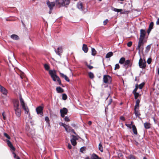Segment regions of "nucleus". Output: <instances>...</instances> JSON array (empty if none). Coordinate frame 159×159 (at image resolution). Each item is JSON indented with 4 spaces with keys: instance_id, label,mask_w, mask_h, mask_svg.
<instances>
[{
    "instance_id": "nucleus-1",
    "label": "nucleus",
    "mask_w": 159,
    "mask_h": 159,
    "mask_svg": "<svg viewBox=\"0 0 159 159\" xmlns=\"http://www.w3.org/2000/svg\"><path fill=\"white\" fill-rule=\"evenodd\" d=\"M20 103L21 104V105L22 107L23 110L25 111V114H27L29 115V117H30V113H29V109L28 107L26 106H25V103L24 101L22 98L21 96V95H20Z\"/></svg>"
},
{
    "instance_id": "nucleus-2",
    "label": "nucleus",
    "mask_w": 159,
    "mask_h": 159,
    "mask_svg": "<svg viewBox=\"0 0 159 159\" xmlns=\"http://www.w3.org/2000/svg\"><path fill=\"white\" fill-rule=\"evenodd\" d=\"M56 6L60 7L61 6H66L69 4V0H56Z\"/></svg>"
},
{
    "instance_id": "nucleus-3",
    "label": "nucleus",
    "mask_w": 159,
    "mask_h": 159,
    "mask_svg": "<svg viewBox=\"0 0 159 159\" xmlns=\"http://www.w3.org/2000/svg\"><path fill=\"white\" fill-rule=\"evenodd\" d=\"M143 39H139L138 45L136 48V49L138 50V52L139 53H140V49L143 50Z\"/></svg>"
},
{
    "instance_id": "nucleus-4",
    "label": "nucleus",
    "mask_w": 159,
    "mask_h": 159,
    "mask_svg": "<svg viewBox=\"0 0 159 159\" xmlns=\"http://www.w3.org/2000/svg\"><path fill=\"white\" fill-rule=\"evenodd\" d=\"M139 64L140 68L142 69H144L145 68L146 65L145 60H143L141 58H140L139 61Z\"/></svg>"
},
{
    "instance_id": "nucleus-5",
    "label": "nucleus",
    "mask_w": 159,
    "mask_h": 159,
    "mask_svg": "<svg viewBox=\"0 0 159 159\" xmlns=\"http://www.w3.org/2000/svg\"><path fill=\"white\" fill-rule=\"evenodd\" d=\"M47 4L49 9L52 10L53 7L55 5L56 6V0L54 2H50L49 1H48L47 2Z\"/></svg>"
},
{
    "instance_id": "nucleus-6",
    "label": "nucleus",
    "mask_w": 159,
    "mask_h": 159,
    "mask_svg": "<svg viewBox=\"0 0 159 159\" xmlns=\"http://www.w3.org/2000/svg\"><path fill=\"white\" fill-rule=\"evenodd\" d=\"M67 112L68 110L66 108L63 107L60 110L61 116L62 118L64 117L65 115H66Z\"/></svg>"
},
{
    "instance_id": "nucleus-7",
    "label": "nucleus",
    "mask_w": 159,
    "mask_h": 159,
    "mask_svg": "<svg viewBox=\"0 0 159 159\" xmlns=\"http://www.w3.org/2000/svg\"><path fill=\"white\" fill-rule=\"evenodd\" d=\"M111 77L109 75H105L103 76V81L105 83H110L111 81Z\"/></svg>"
},
{
    "instance_id": "nucleus-8",
    "label": "nucleus",
    "mask_w": 159,
    "mask_h": 159,
    "mask_svg": "<svg viewBox=\"0 0 159 159\" xmlns=\"http://www.w3.org/2000/svg\"><path fill=\"white\" fill-rule=\"evenodd\" d=\"M43 108L41 106H39L36 109L37 114H40L41 116H43V113L42 112Z\"/></svg>"
},
{
    "instance_id": "nucleus-9",
    "label": "nucleus",
    "mask_w": 159,
    "mask_h": 159,
    "mask_svg": "<svg viewBox=\"0 0 159 159\" xmlns=\"http://www.w3.org/2000/svg\"><path fill=\"white\" fill-rule=\"evenodd\" d=\"M49 73L52 78L55 77H56V79H57L58 77L56 74V71L54 70H49Z\"/></svg>"
},
{
    "instance_id": "nucleus-10",
    "label": "nucleus",
    "mask_w": 159,
    "mask_h": 159,
    "mask_svg": "<svg viewBox=\"0 0 159 159\" xmlns=\"http://www.w3.org/2000/svg\"><path fill=\"white\" fill-rule=\"evenodd\" d=\"M0 91L5 95H6L7 93V90L4 87L0 85Z\"/></svg>"
},
{
    "instance_id": "nucleus-11",
    "label": "nucleus",
    "mask_w": 159,
    "mask_h": 159,
    "mask_svg": "<svg viewBox=\"0 0 159 159\" xmlns=\"http://www.w3.org/2000/svg\"><path fill=\"white\" fill-rule=\"evenodd\" d=\"M55 51L57 54L60 56L61 53L62 52V48L61 46L58 47L56 50L55 49Z\"/></svg>"
},
{
    "instance_id": "nucleus-12",
    "label": "nucleus",
    "mask_w": 159,
    "mask_h": 159,
    "mask_svg": "<svg viewBox=\"0 0 159 159\" xmlns=\"http://www.w3.org/2000/svg\"><path fill=\"white\" fill-rule=\"evenodd\" d=\"M146 34L145 31L143 29L140 30V33L139 39H144Z\"/></svg>"
},
{
    "instance_id": "nucleus-13",
    "label": "nucleus",
    "mask_w": 159,
    "mask_h": 159,
    "mask_svg": "<svg viewBox=\"0 0 159 159\" xmlns=\"http://www.w3.org/2000/svg\"><path fill=\"white\" fill-rule=\"evenodd\" d=\"M14 109L20 108L19 102L17 100H15L13 102Z\"/></svg>"
},
{
    "instance_id": "nucleus-14",
    "label": "nucleus",
    "mask_w": 159,
    "mask_h": 159,
    "mask_svg": "<svg viewBox=\"0 0 159 159\" xmlns=\"http://www.w3.org/2000/svg\"><path fill=\"white\" fill-rule=\"evenodd\" d=\"M6 141L7 143L8 146L10 147L11 149L13 151H15V148L13 146L11 142L9 140H6Z\"/></svg>"
},
{
    "instance_id": "nucleus-15",
    "label": "nucleus",
    "mask_w": 159,
    "mask_h": 159,
    "mask_svg": "<svg viewBox=\"0 0 159 159\" xmlns=\"http://www.w3.org/2000/svg\"><path fill=\"white\" fill-rule=\"evenodd\" d=\"M130 60H128L125 61L124 63V67L126 69L129 66L130 64Z\"/></svg>"
},
{
    "instance_id": "nucleus-16",
    "label": "nucleus",
    "mask_w": 159,
    "mask_h": 159,
    "mask_svg": "<svg viewBox=\"0 0 159 159\" xmlns=\"http://www.w3.org/2000/svg\"><path fill=\"white\" fill-rule=\"evenodd\" d=\"M134 114L135 115L136 117H138L139 118L140 117L139 116L140 115V114L139 111V108H134Z\"/></svg>"
},
{
    "instance_id": "nucleus-17",
    "label": "nucleus",
    "mask_w": 159,
    "mask_h": 159,
    "mask_svg": "<svg viewBox=\"0 0 159 159\" xmlns=\"http://www.w3.org/2000/svg\"><path fill=\"white\" fill-rule=\"evenodd\" d=\"M14 110L16 116L18 117H20L21 115V110L20 108L15 109Z\"/></svg>"
},
{
    "instance_id": "nucleus-18",
    "label": "nucleus",
    "mask_w": 159,
    "mask_h": 159,
    "mask_svg": "<svg viewBox=\"0 0 159 159\" xmlns=\"http://www.w3.org/2000/svg\"><path fill=\"white\" fill-rule=\"evenodd\" d=\"M82 49L84 52H87L88 50L87 45L85 44H84L83 45Z\"/></svg>"
},
{
    "instance_id": "nucleus-19",
    "label": "nucleus",
    "mask_w": 159,
    "mask_h": 159,
    "mask_svg": "<svg viewBox=\"0 0 159 159\" xmlns=\"http://www.w3.org/2000/svg\"><path fill=\"white\" fill-rule=\"evenodd\" d=\"M56 90L58 93H62L64 92V90L60 87H57Z\"/></svg>"
},
{
    "instance_id": "nucleus-20",
    "label": "nucleus",
    "mask_w": 159,
    "mask_h": 159,
    "mask_svg": "<svg viewBox=\"0 0 159 159\" xmlns=\"http://www.w3.org/2000/svg\"><path fill=\"white\" fill-rule=\"evenodd\" d=\"M91 159H100L98 156L95 153L93 154L91 157Z\"/></svg>"
},
{
    "instance_id": "nucleus-21",
    "label": "nucleus",
    "mask_w": 159,
    "mask_h": 159,
    "mask_svg": "<svg viewBox=\"0 0 159 159\" xmlns=\"http://www.w3.org/2000/svg\"><path fill=\"white\" fill-rule=\"evenodd\" d=\"M78 8L81 10H82L83 9V7L82 4L81 2H79L77 4Z\"/></svg>"
},
{
    "instance_id": "nucleus-22",
    "label": "nucleus",
    "mask_w": 159,
    "mask_h": 159,
    "mask_svg": "<svg viewBox=\"0 0 159 159\" xmlns=\"http://www.w3.org/2000/svg\"><path fill=\"white\" fill-rule=\"evenodd\" d=\"M66 131L67 132H70L71 131L72 128L68 125H66L65 128Z\"/></svg>"
},
{
    "instance_id": "nucleus-23",
    "label": "nucleus",
    "mask_w": 159,
    "mask_h": 159,
    "mask_svg": "<svg viewBox=\"0 0 159 159\" xmlns=\"http://www.w3.org/2000/svg\"><path fill=\"white\" fill-rule=\"evenodd\" d=\"M144 128L146 129H149L150 128V124L149 123L145 122L144 124Z\"/></svg>"
},
{
    "instance_id": "nucleus-24",
    "label": "nucleus",
    "mask_w": 159,
    "mask_h": 159,
    "mask_svg": "<svg viewBox=\"0 0 159 159\" xmlns=\"http://www.w3.org/2000/svg\"><path fill=\"white\" fill-rule=\"evenodd\" d=\"M113 55V53L110 52L107 53L105 57L106 58H109L112 57Z\"/></svg>"
},
{
    "instance_id": "nucleus-25",
    "label": "nucleus",
    "mask_w": 159,
    "mask_h": 159,
    "mask_svg": "<svg viewBox=\"0 0 159 159\" xmlns=\"http://www.w3.org/2000/svg\"><path fill=\"white\" fill-rule=\"evenodd\" d=\"M11 39L17 40L19 39V37L16 34H12L11 36Z\"/></svg>"
},
{
    "instance_id": "nucleus-26",
    "label": "nucleus",
    "mask_w": 159,
    "mask_h": 159,
    "mask_svg": "<svg viewBox=\"0 0 159 159\" xmlns=\"http://www.w3.org/2000/svg\"><path fill=\"white\" fill-rule=\"evenodd\" d=\"M140 101L139 99H137L136 102V104L134 107V108H139V104Z\"/></svg>"
},
{
    "instance_id": "nucleus-27",
    "label": "nucleus",
    "mask_w": 159,
    "mask_h": 159,
    "mask_svg": "<svg viewBox=\"0 0 159 159\" xmlns=\"http://www.w3.org/2000/svg\"><path fill=\"white\" fill-rule=\"evenodd\" d=\"M132 127L134 134H137V132L136 126L134 125H132Z\"/></svg>"
},
{
    "instance_id": "nucleus-28",
    "label": "nucleus",
    "mask_w": 159,
    "mask_h": 159,
    "mask_svg": "<svg viewBox=\"0 0 159 159\" xmlns=\"http://www.w3.org/2000/svg\"><path fill=\"white\" fill-rule=\"evenodd\" d=\"M125 61V59L124 57H121L119 61V63L120 64H123L124 63Z\"/></svg>"
},
{
    "instance_id": "nucleus-29",
    "label": "nucleus",
    "mask_w": 159,
    "mask_h": 159,
    "mask_svg": "<svg viewBox=\"0 0 159 159\" xmlns=\"http://www.w3.org/2000/svg\"><path fill=\"white\" fill-rule=\"evenodd\" d=\"M92 55L93 56H95L96 54V51L94 48H91Z\"/></svg>"
},
{
    "instance_id": "nucleus-30",
    "label": "nucleus",
    "mask_w": 159,
    "mask_h": 159,
    "mask_svg": "<svg viewBox=\"0 0 159 159\" xmlns=\"http://www.w3.org/2000/svg\"><path fill=\"white\" fill-rule=\"evenodd\" d=\"M71 143L74 146H75L77 143L76 141L74 139H71L70 140Z\"/></svg>"
},
{
    "instance_id": "nucleus-31",
    "label": "nucleus",
    "mask_w": 159,
    "mask_h": 159,
    "mask_svg": "<svg viewBox=\"0 0 159 159\" xmlns=\"http://www.w3.org/2000/svg\"><path fill=\"white\" fill-rule=\"evenodd\" d=\"M133 93L134 96V98L135 99H137L139 96H140V94H139V93L137 92H135L134 93Z\"/></svg>"
},
{
    "instance_id": "nucleus-32",
    "label": "nucleus",
    "mask_w": 159,
    "mask_h": 159,
    "mask_svg": "<svg viewBox=\"0 0 159 159\" xmlns=\"http://www.w3.org/2000/svg\"><path fill=\"white\" fill-rule=\"evenodd\" d=\"M98 148L99 150L101 152H102L103 151V147L101 144L100 143L98 145Z\"/></svg>"
},
{
    "instance_id": "nucleus-33",
    "label": "nucleus",
    "mask_w": 159,
    "mask_h": 159,
    "mask_svg": "<svg viewBox=\"0 0 159 159\" xmlns=\"http://www.w3.org/2000/svg\"><path fill=\"white\" fill-rule=\"evenodd\" d=\"M145 83L144 82H143L141 83V84H140L139 85V89H142L143 86L144 85Z\"/></svg>"
},
{
    "instance_id": "nucleus-34",
    "label": "nucleus",
    "mask_w": 159,
    "mask_h": 159,
    "mask_svg": "<svg viewBox=\"0 0 159 159\" xmlns=\"http://www.w3.org/2000/svg\"><path fill=\"white\" fill-rule=\"evenodd\" d=\"M89 77L91 79H93L94 77L93 74L91 72H90L89 73Z\"/></svg>"
},
{
    "instance_id": "nucleus-35",
    "label": "nucleus",
    "mask_w": 159,
    "mask_h": 159,
    "mask_svg": "<svg viewBox=\"0 0 159 159\" xmlns=\"http://www.w3.org/2000/svg\"><path fill=\"white\" fill-rule=\"evenodd\" d=\"M44 67L45 70H48L50 68L48 64H46L44 65Z\"/></svg>"
},
{
    "instance_id": "nucleus-36",
    "label": "nucleus",
    "mask_w": 159,
    "mask_h": 159,
    "mask_svg": "<svg viewBox=\"0 0 159 159\" xmlns=\"http://www.w3.org/2000/svg\"><path fill=\"white\" fill-rule=\"evenodd\" d=\"M62 98L63 100H66L67 98V96L64 93L62 94Z\"/></svg>"
},
{
    "instance_id": "nucleus-37",
    "label": "nucleus",
    "mask_w": 159,
    "mask_h": 159,
    "mask_svg": "<svg viewBox=\"0 0 159 159\" xmlns=\"http://www.w3.org/2000/svg\"><path fill=\"white\" fill-rule=\"evenodd\" d=\"M72 137H73L72 139H74L76 141V140H78L79 139V138H80V137L79 136L77 135L76 136L72 135Z\"/></svg>"
},
{
    "instance_id": "nucleus-38",
    "label": "nucleus",
    "mask_w": 159,
    "mask_h": 159,
    "mask_svg": "<svg viewBox=\"0 0 159 159\" xmlns=\"http://www.w3.org/2000/svg\"><path fill=\"white\" fill-rule=\"evenodd\" d=\"M56 79H57V81L58 83L60 85H62V84H61V80L60 79V78H59V77H58Z\"/></svg>"
},
{
    "instance_id": "nucleus-39",
    "label": "nucleus",
    "mask_w": 159,
    "mask_h": 159,
    "mask_svg": "<svg viewBox=\"0 0 159 159\" xmlns=\"http://www.w3.org/2000/svg\"><path fill=\"white\" fill-rule=\"evenodd\" d=\"M4 136L6 137L7 139H10V136L6 133H4Z\"/></svg>"
},
{
    "instance_id": "nucleus-40",
    "label": "nucleus",
    "mask_w": 159,
    "mask_h": 159,
    "mask_svg": "<svg viewBox=\"0 0 159 159\" xmlns=\"http://www.w3.org/2000/svg\"><path fill=\"white\" fill-rule=\"evenodd\" d=\"M138 84H136L135 85V88L133 91V93L136 92V91L138 89Z\"/></svg>"
},
{
    "instance_id": "nucleus-41",
    "label": "nucleus",
    "mask_w": 159,
    "mask_h": 159,
    "mask_svg": "<svg viewBox=\"0 0 159 159\" xmlns=\"http://www.w3.org/2000/svg\"><path fill=\"white\" fill-rule=\"evenodd\" d=\"M129 159H136L134 156L132 155H130L128 157Z\"/></svg>"
},
{
    "instance_id": "nucleus-42",
    "label": "nucleus",
    "mask_w": 159,
    "mask_h": 159,
    "mask_svg": "<svg viewBox=\"0 0 159 159\" xmlns=\"http://www.w3.org/2000/svg\"><path fill=\"white\" fill-rule=\"evenodd\" d=\"M153 25V23L152 22H151L149 25V29H150V30L152 29Z\"/></svg>"
},
{
    "instance_id": "nucleus-43",
    "label": "nucleus",
    "mask_w": 159,
    "mask_h": 159,
    "mask_svg": "<svg viewBox=\"0 0 159 159\" xmlns=\"http://www.w3.org/2000/svg\"><path fill=\"white\" fill-rule=\"evenodd\" d=\"M113 11L115 12H119L122 11V9H119L114 8L113 9Z\"/></svg>"
},
{
    "instance_id": "nucleus-44",
    "label": "nucleus",
    "mask_w": 159,
    "mask_h": 159,
    "mask_svg": "<svg viewBox=\"0 0 159 159\" xmlns=\"http://www.w3.org/2000/svg\"><path fill=\"white\" fill-rule=\"evenodd\" d=\"M151 59L150 58H149L147 60V62L148 64H150L151 63Z\"/></svg>"
},
{
    "instance_id": "nucleus-45",
    "label": "nucleus",
    "mask_w": 159,
    "mask_h": 159,
    "mask_svg": "<svg viewBox=\"0 0 159 159\" xmlns=\"http://www.w3.org/2000/svg\"><path fill=\"white\" fill-rule=\"evenodd\" d=\"M120 68V66L118 64H117L115 65V70H116V69H119Z\"/></svg>"
},
{
    "instance_id": "nucleus-46",
    "label": "nucleus",
    "mask_w": 159,
    "mask_h": 159,
    "mask_svg": "<svg viewBox=\"0 0 159 159\" xmlns=\"http://www.w3.org/2000/svg\"><path fill=\"white\" fill-rule=\"evenodd\" d=\"M85 148L84 147H82L80 148V152H83V151H85Z\"/></svg>"
},
{
    "instance_id": "nucleus-47",
    "label": "nucleus",
    "mask_w": 159,
    "mask_h": 159,
    "mask_svg": "<svg viewBox=\"0 0 159 159\" xmlns=\"http://www.w3.org/2000/svg\"><path fill=\"white\" fill-rule=\"evenodd\" d=\"M64 120L66 121H70V119L68 116H66L64 118Z\"/></svg>"
},
{
    "instance_id": "nucleus-48",
    "label": "nucleus",
    "mask_w": 159,
    "mask_h": 159,
    "mask_svg": "<svg viewBox=\"0 0 159 159\" xmlns=\"http://www.w3.org/2000/svg\"><path fill=\"white\" fill-rule=\"evenodd\" d=\"M112 101V99L111 98L109 100V101L108 102V105H110L111 104Z\"/></svg>"
},
{
    "instance_id": "nucleus-49",
    "label": "nucleus",
    "mask_w": 159,
    "mask_h": 159,
    "mask_svg": "<svg viewBox=\"0 0 159 159\" xmlns=\"http://www.w3.org/2000/svg\"><path fill=\"white\" fill-rule=\"evenodd\" d=\"M60 75L61 76V77H62V78H64L66 76V75H65L63 73H60Z\"/></svg>"
},
{
    "instance_id": "nucleus-50",
    "label": "nucleus",
    "mask_w": 159,
    "mask_h": 159,
    "mask_svg": "<svg viewBox=\"0 0 159 159\" xmlns=\"http://www.w3.org/2000/svg\"><path fill=\"white\" fill-rule=\"evenodd\" d=\"M45 120L47 122H48L49 121V118L48 116H46L45 117Z\"/></svg>"
},
{
    "instance_id": "nucleus-51",
    "label": "nucleus",
    "mask_w": 159,
    "mask_h": 159,
    "mask_svg": "<svg viewBox=\"0 0 159 159\" xmlns=\"http://www.w3.org/2000/svg\"><path fill=\"white\" fill-rule=\"evenodd\" d=\"M2 115L3 116V120H6V116L4 112H2Z\"/></svg>"
},
{
    "instance_id": "nucleus-52",
    "label": "nucleus",
    "mask_w": 159,
    "mask_h": 159,
    "mask_svg": "<svg viewBox=\"0 0 159 159\" xmlns=\"http://www.w3.org/2000/svg\"><path fill=\"white\" fill-rule=\"evenodd\" d=\"M132 42L131 41L130 42H129L128 43H127V46L128 47H130V46H131L132 45Z\"/></svg>"
},
{
    "instance_id": "nucleus-53",
    "label": "nucleus",
    "mask_w": 159,
    "mask_h": 159,
    "mask_svg": "<svg viewBox=\"0 0 159 159\" xmlns=\"http://www.w3.org/2000/svg\"><path fill=\"white\" fill-rule=\"evenodd\" d=\"M108 22V19H106L105 20L103 21V24L104 25H106L107 22Z\"/></svg>"
},
{
    "instance_id": "nucleus-54",
    "label": "nucleus",
    "mask_w": 159,
    "mask_h": 159,
    "mask_svg": "<svg viewBox=\"0 0 159 159\" xmlns=\"http://www.w3.org/2000/svg\"><path fill=\"white\" fill-rule=\"evenodd\" d=\"M60 125H61V126H63L64 128L65 127V126L66 125L65 124L63 123H60Z\"/></svg>"
},
{
    "instance_id": "nucleus-55",
    "label": "nucleus",
    "mask_w": 159,
    "mask_h": 159,
    "mask_svg": "<svg viewBox=\"0 0 159 159\" xmlns=\"http://www.w3.org/2000/svg\"><path fill=\"white\" fill-rule=\"evenodd\" d=\"M65 79L67 82H69L70 80L68 78L66 75L65 78H64Z\"/></svg>"
},
{
    "instance_id": "nucleus-56",
    "label": "nucleus",
    "mask_w": 159,
    "mask_h": 159,
    "mask_svg": "<svg viewBox=\"0 0 159 159\" xmlns=\"http://www.w3.org/2000/svg\"><path fill=\"white\" fill-rule=\"evenodd\" d=\"M120 119L123 121H124L125 120V118L123 116H121L120 117Z\"/></svg>"
},
{
    "instance_id": "nucleus-57",
    "label": "nucleus",
    "mask_w": 159,
    "mask_h": 159,
    "mask_svg": "<svg viewBox=\"0 0 159 159\" xmlns=\"http://www.w3.org/2000/svg\"><path fill=\"white\" fill-rule=\"evenodd\" d=\"M150 48H151V45H148L146 47V49L148 50H149Z\"/></svg>"
},
{
    "instance_id": "nucleus-58",
    "label": "nucleus",
    "mask_w": 159,
    "mask_h": 159,
    "mask_svg": "<svg viewBox=\"0 0 159 159\" xmlns=\"http://www.w3.org/2000/svg\"><path fill=\"white\" fill-rule=\"evenodd\" d=\"M87 67L90 69H92L93 67V66H91L90 65H87Z\"/></svg>"
},
{
    "instance_id": "nucleus-59",
    "label": "nucleus",
    "mask_w": 159,
    "mask_h": 159,
    "mask_svg": "<svg viewBox=\"0 0 159 159\" xmlns=\"http://www.w3.org/2000/svg\"><path fill=\"white\" fill-rule=\"evenodd\" d=\"M68 147L69 149H71L72 148V146L70 143L68 144Z\"/></svg>"
},
{
    "instance_id": "nucleus-60",
    "label": "nucleus",
    "mask_w": 159,
    "mask_h": 159,
    "mask_svg": "<svg viewBox=\"0 0 159 159\" xmlns=\"http://www.w3.org/2000/svg\"><path fill=\"white\" fill-rule=\"evenodd\" d=\"M52 79L53 81H57V79L56 77H53V78H52Z\"/></svg>"
},
{
    "instance_id": "nucleus-61",
    "label": "nucleus",
    "mask_w": 159,
    "mask_h": 159,
    "mask_svg": "<svg viewBox=\"0 0 159 159\" xmlns=\"http://www.w3.org/2000/svg\"><path fill=\"white\" fill-rule=\"evenodd\" d=\"M71 131L72 132H73L75 134H76L74 130L72 128L71 129Z\"/></svg>"
},
{
    "instance_id": "nucleus-62",
    "label": "nucleus",
    "mask_w": 159,
    "mask_h": 159,
    "mask_svg": "<svg viewBox=\"0 0 159 159\" xmlns=\"http://www.w3.org/2000/svg\"><path fill=\"white\" fill-rule=\"evenodd\" d=\"M156 23L157 25H159V18L157 19Z\"/></svg>"
},
{
    "instance_id": "nucleus-63",
    "label": "nucleus",
    "mask_w": 159,
    "mask_h": 159,
    "mask_svg": "<svg viewBox=\"0 0 159 159\" xmlns=\"http://www.w3.org/2000/svg\"><path fill=\"white\" fill-rule=\"evenodd\" d=\"M14 154V158H16V154L14 153L13 152V153Z\"/></svg>"
},
{
    "instance_id": "nucleus-64",
    "label": "nucleus",
    "mask_w": 159,
    "mask_h": 159,
    "mask_svg": "<svg viewBox=\"0 0 159 159\" xmlns=\"http://www.w3.org/2000/svg\"><path fill=\"white\" fill-rule=\"evenodd\" d=\"M157 73L159 75V67L157 69Z\"/></svg>"
}]
</instances>
